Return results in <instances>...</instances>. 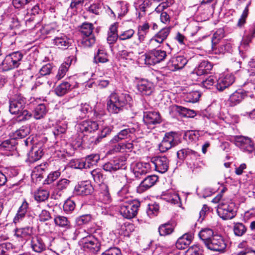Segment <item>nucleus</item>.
Returning <instances> with one entry per match:
<instances>
[{
	"instance_id": "nucleus-1",
	"label": "nucleus",
	"mask_w": 255,
	"mask_h": 255,
	"mask_svg": "<svg viewBox=\"0 0 255 255\" xmlns=\"http://www.w3.org/2000/svg\"><path fill=\"white\" fill-rule=\"evenodd\" d=\"M131 98L128 94L112 93L107 100V109L112 114H118L131 107Z\"/></svg>"
},
{
	"instance_id": "nucleus-2",
	"label": "nucleus",
	"mask_w": 255,
	"mask_h": 255,
	"mask_svg": "<svg viewBox=\"0 0 255 255\" xmlns=\"http://www.w3.org/2000/svg\"><path fill=\"white\" fill-rule=\"evenodd\" d=\"M25 101L21 97L9 100V111L11 114L16 115L18 117H21L20 121H25L29 119L32 114L28 111L24 110Z\"/></svg>"
},
{
	"instance_id": "nucleus-3",
	"label": "nucleus",
	"mask_w": 255,
	"mask_h": 255,
	"mask_svg": "<svg viewBox=\"0 0 255 255\" xmlns=\"http://www.w3.org/2000/svg\"><path fill=\"white\" fill-rule=\"evenodd\" d=\"M93 24L91 23L84 22L80 27L79 32L82 38L81 44L84 47H90L95 42V37L93 33Z\"/></svg>"
},
{
	"instance_id": "nucleus-4",
	"label": "nucleus",
	"mask_w": 255,
	"mask_h": 255,
	"mask_svg": "<svg viewBox=\"0 0 255 255\" xmlns=\"http://www.w3.org/2000/svg\"><path fill=\"white\" fill-rule=\"evenodd\" d=\"M140 205V202L137 201L124 202L120 205V213L125 218H133L137 215Z\"/></svg>"
},
{
	"instance_id": "nucleus-5",
	"label": "nucleus",
	"mask_w": 255,
	"mask_h": 255,
	"mask_svg": "<svg viewBox=\"0 0 255 255\" xmlns=\"http://www.w3.org/2000/svg\"><path fill=\"white\" fill-rule=\"evenodd\" d=\"M144 56L145 64L154 65L164 60L167 55L165 51L155 48L149 51Z\"/></svg>"
},
{
	"instance_id": "nucleus-6",
	"label": "nucleus",
	"mask_w": 255,
	"mask_h": 255,
	"mask_svg": "<svg viewBox=\"0 0 255 255\" xmlns=\"http://www.w3.org/2000/svg\"><path fill=\"white\" fill-rule=\"evenodd\" d=\"M177 155L180 159H185L191 168H197L195 161L199 158L200 154L197 151L188 148H183L177 151Z\"/></svg>"
},
{
	"instance_id": "nucleus-7",
	"label": "nucleus",
	"mask_w": 255,
	"mask_h": 255,
	"mask_svg": "<svg viewBox=\"0 0 255 255\" xmlns=\"http://www.w3.org/2000/svg\"><path fill=\"white\" fill-rule=\"evenodd\" d=\"M22 57L23 54L20 51L14 52L6 55L2 62L3 70L8 71L18 67Z\"/></svg>"
},
{
	"instance_id": "nucleus-8",
	"label": "nucleus",
	"mask_w": 255,
	"mask_h": 255,
	"mask_svg": "<svg viewBox=\"0 0 255 255\" xmlns=\"http://www.w3.org/2000/svg\"><path fill=\"white\" fill-rule=\"evenodd\" d=\"M81 243L83 249L93 254H96L101 249V243L100 241L94 235H88L83 237Z\"/></svg>"
},
{
	"instance_id": "nucleus-9",
	"label": "nucleus",
	"mask_w": 255,
	"mask_h": 255,
	"mask_svg": "<svg viewBox=\"0 0 255 255\" xmlns=\"http://www.w3.org/2000/svg\"><path fill=\"white\" fill-rule=\"evenodd\" d=\"M218 215L223 220H230L236 215V206L233 202L221 203L217 210Z\"/></svg>"
},
{
	"instance_id": "nucleus-10",
	"label": "nucleus",
	"mask_w": 255,
	"mask_h": 255,
	"mask_svg": "<svg viewBox=\"0 0 255 255\" xmlns=\"http://www.w3.org/2000/svg\"><path fill=\"white\" fill-rule=\"evenodd\" d=\"M54 222L55 225L61 228L63 235L69 238L74 233V230L68 219L64 216L57 215L55 217Z\"/></svg>"
},
{
	"instance_id": "nucleus-11",
	"label": "nucleus",
	"mask_w": 255,
	"mask_h": 255,
	"mask_svg": "<svg viewBox=\"0 0 255 255\" xmlns=\"http://www.w3.org/2000/svg\"><path fill=\"white\" fill-rule=\"evenodd\" d=\"M206 246L211 251L223 253L226 249L227 244L221 236L216 234Z\"/></svg>"
},
{
	"instance_id": "nucleus-12",
	"label": "nucleus",
	"mask_w": 255,
	"mask_h": 255,
	"mask_svg": "<svg viewBox=\"0 0 255 255\" xmlns=\"http://www.w3.org/2000/svg\"><path fill=\"white\" fill-rule=\"evenodd\" d=\"M150 161L154 166L155 170L160 173H165L169 168V161L165 156H156L151 158Z\"/></svg>"
},
{
	"instance_id": "nucleus-13",
	"label": "nucleus",
	"mask_w": 255,
	"mask_h": 255,
	"mask_svg": "<svg viewBox=\"0 0 255 255\" xmlns=\"http://www.w3.org/2000/svg\"><path fill=\"white\" fill-rule=\"evenodd\" d=\"M177 144V140L174 138V133L173 132L166 133L159 144V150L161 152H164Z\"/></svg>"
},
{
	"instance_id": "nucleus-14",
	"label": "nucleus",
	"mask_w": 255,
	"mask_h": 255,
	"mask_svg": "<svg viewBox=\"0 0 255 255\" xmlns=\"http://www.w3.org/2000/svg\"><path fill=\"white\" fill-rule=\"evenodd\" d=\"M93 190L92 186L88 181L79 182L75 187L74 193L78 195L86 196Z\"/></svg>"
},
{
	"instance_id": "nucleus-15",
	"label": "nucleus",
	"mask_w": 255,
	"mask_h": 255,
	"mask_svg": "<svg viewBox=\"0 0 255 255\" xmlns=\"http://www.w3.org/2000/svg\"><path fill=\"white\" fill-rule=\"evenodd\" d=\"M158 177L152 175L146 177L137 187V192L142 193L153 186L158 181Z\"/></svg>"
},
{
	"instance_id": "nucleus-16",
	"label": "nucleus",
	"mask_w": 255,
	"mask_h": 255,
	"mask_svg": "<svg viewBox=\"0 0 255 255\" xmlns=\"http://www.w3.org/2000/svg\"><path fill=\"white\" fill-rule=\"evenodd\" d=\"M99 125L96 122L84 121L80 123L77 127L78 130L82 133H91L97 130Z\"/></svg>"
},
{
	"instance_id": "nucleus-17",
	"label": "nucleus",
	"mask_w": 255,
	"mask_h": 255,
	"mask_svg": "<svg viewBox=\"0 0 255 255\" xmlns=\"http://www.w3.org/2000/svg\"><path fill=\"white\" fill-rule=\"evenodd\" d=\"M30 245L32 250L37 253H42L46 250V246L43 240L37 236L31 238Z\"/></svg>"
},
{
	"instance_id": "nucleus-18",
	"label": "nucleus",
	"mask_w": 255,
	"mask_h": 255,
	"mask_svg": "<svg viewBox=\"0 0 255 255\" xmlns=\"http://www.w3.org/2000/svg\"><path fill=\"white\" fill-rule=\"evenodd\" d=\"M136 88L138 91L141 94L149 95L153 92V84L146 79H141L138 81Z\"/></svg>"
},
{
	"instance_id": "nucleus-19",
	"label": "nucleus",
	"mask_w": 255,
	"mask_h": 255,
	"mask_svg": "<svg viewBox=\"0 0 255 255\" xmlns=\"http://www.w3.org/2000/svg\"><path fill=\"white\" fill-rule=\"evenodd\" d=\"M143 121L146 125L150 126L159 124L161 119L158 112L151 111L144 113Z\"/></svg>"
},
{
	"instance_id": "nucleus-20",
	"label": "nucleus",
	"mask_w": 255,
	"mask_h": 255,
	"mask_svg": "<svg viewBox=\"0 0 255 255\" xmlns=\"http://www.w3.org/2000/svg\"><path fill=\"white\" fill-rule=\"evenodd\" d=\"M246 96L244 90H237L230 95L228 101V104L231 107H234L239 104Z\"/></svg>"
},
{
	"instance_id": "nucleus-21",
	"label": "nucleus",
	"mask_w": 255,
	"mask_h": 255,
	"mask_svg": "<svg viewBox=\"0 0 255 255\" xmlns=\"http://www.w3.org/2000/svg\"><path fill=\"white\" fill-rule=\"evenodd\" d=\"M113 126H102L98 133V135L96 137H93L91 139V142L94 144H97L100 143L102 139L107 136L110 134L112 131L113 130Z\"/></svg>"
},
{
	"instance_id": "nucleus-22",
	"label": "nucleus",
	"mask_w": 255,
	"mask_h": 255,
	"mask_svg": "<svg viewBox=\"0 0 255 255\" xmlns=\"http://www.w3.org/2000/svg\"><path fill=\"white\" fill-rule=\"evenodd\" d=\"M235 144L240 149H245V145L247 144H249L248 146V153H251L255 150V147L252 141L248 137L243 136L237 137Z\"/></svg>"
},
{
	"instance_id": "nucleus-23",
	"label": "nucleus",
	"mask_w": 255,
	"mask_h": 255,
	"mask_svg": "<svg viewBox=\"0 0 255 255\" xmlns=\"http://www.w3.org/2000/svg\"><path fill=\"white\" fill-rule=\"evenodd\" d=\"M170 32V27H165L161 29L150 40L149 46L151 47V45L155 42H157L158 44L162 43L167 38Z\"/></svg>"
},
{
	"instance_id": "nucleus-24",
	"label": "nucleus",
	"mask_w": 255,
	"mask_h": 255,
	"mask_svg": "<svg viewBox=\"0 0 255 255\" xmlns=\"http://www.w3.org/2000/svg\"><path fill=\"white\" fill-rule=\"evenodd\" d=\"M235 82V77L231 74H227L224 77H222L217 80L216 85L217 89L220 91H223L228 88Z\"/></svg>"
},
{
	"instance_id": "nucleus-25",
	"label": "nucleus",
	"mask_w": 255,
	"mask_h": 255,
	"mask_svg": "<svg viewBox=\"0 0 255 255\" xmlns=\"http://www.w3.org/2000/svg\"><path fill=\"white\" fill-rule=\"evenodd\" d=\"M252 41L249 37L244 36L239 46V51L240 56L244 60L248 56V52L250 49V44Z\"/></svg>"
},
{
	"instance_id": "nucleus-26",
	"label": "nucleus",
	"mask_w": 255,
	"mask_h": 255,
	"mask_svg": "<svg viewBox=\"0 0 255 255\" xmlns=\"http://www.w3.org/2000/svg\"><path fill=\"white\" fill-rule=\"evenodd\" d=\"M135 131V128H125L121 130L117 135L114 136L111 139V143H116L123 139H127L130 136V134L133 133Z\"/></svg>"
},
{
	"instance_id": "nucleus-27",
	"label": "nucleus",
	"mask_w": 255,
	"mask_h": 255,
	"mask_svg": "<svg viewBox=\"0 0 255 255\" xmlns=\"http://www.w3.org/2000/svg\"><path fill=\"white\" fill-rule=\"evenodd\" d=\"M150 165L147 162H137L133 167V172L136 177L147 173L150 170Z\"/></svg>"
},
{
	"instance_id": "nucleus-28",
	"label": "nucleus",
	"mask_w": 255,
	"mask_h": 255,
	"mask_svg": "<svg viewBox=\"0 0 255 255\" xmlns=\"http://www.w3.org/2000/svg\"><path fill=\"white\" fill-rule=\"evenodd\" d=\"M212 68L213 65L210 62L203 61L194 69L193 73L198 76H202L209 73Z\"/></svg>"
},
{
	"instance_id": "nucleus-29",
	"label": "nucleus",
	"mask_w": 255,
	"mask_h": 255,
	"mask_svg": "<svg viewBox=\"0 0 255 255\" xmlns=\"http://www.w3.org/2000/svg\"><path fill=\"white\" fill-rule=\"evenodd\" d=\"M53 43L59 48L67 49L71 44L72 40L65 35L62 34L53 39Z\"/></svg>"
},
{
	"instance_id": "nucleus-30",
	"label": "nucleus",
	"mask_w": 255,
	"mask_h": 255,
	"mask_svg": "<svg viewBox=\"0 0 255 255\" xmlns=\"http://www.w3.org/2000/svg\"><path fill=\"white\" fill-rule=\"evenodd\" d=\"M193 239L191 233H186L180 237L176 243V247L179 250L185 249L190 244Z\"/></svg>"
},
{
	"instance_id": "nucleus-31",
	"label": "nucleus",
	"mask_w": 255,
	"mask_h": 255,
	"mask_svg": "<svg viewBox=\"0 0 255 255\" xmlns=\"http://www.w3.org/2000/svg\"><path fill=\"white\" fill-rule=\"evenodd\" d=\"M125 164L123 161L120 162L119 159H115L113 161L105 163L103 165V169L107 171L115 172L121 168H124Z\"/></svg>"
},
{
	"instance_id": "nucleus-32",
	"label": "nucleus",
	"mask_w": 255,
	"mask_h": 255,
	"mask_svg": "<svg viewBox=\"0 0 255 255\" xmlns=\"http://www.w3.org/2000/svg\"><path fill=\"white\" fill-rule=\"evenodd\" d=\"M72 59L68 57V59L63 63L59 67L57 73L55 76V79L58 81L63 78L66 75L68 70L71 65Z\"/></svg>"
},
{
	"instance_id": "nucleus-33",
	"label": "nucleus",
	"mask_w": 255,
	"mask_h": 255,
	"mask_svg": "<svg viewBox=\"0 0 255 255\" xmlns=\"http://www.w3.org/2000/svg\"><path fill=\"white\" fill-rule=\"evenodd\" d=\"M188 60L182 56H178L172 60L171 68L172 70H177L182 69L187 63Z\"/></svg>"
},
{
	"instance_id": "nucleus-34",
	"label": "nucleus",
	"mask_w": 255,
	"mask_h": 255,
	"mask_svg": "<svg viewBox=\"0 0 255 255\" xmlns=\"http://www.w3.org/2000/svg\"><path fill=\"white\" fill-rule=\"evenodd\" d=\"M30 126L29 125L22 126L13 133V138L15 139L24 138L30 134Z\"/></svg>"
},
{
	"instance_id": "nucleus-35",
	"label": "nucleus",
	"mask_w": 255,
	"mask_h": 255,
	"mask_svg": "<svg viewBox=\"0 0 255 255\" xmlns=\"http://www.w3.org/2000/svg\"><path fill=\"white\" fill-rule=\"evenodd\" d=\"M42 155V149L37 146H34L28 153V159L29 162H34L40 159Z\"/></svg>"
},
{
	"instance_id": "nucleus-36",
	"label": "nucleus",
	"mask_w": 255,
	"mask_h": 255,
	"mask_svg": "<svg viewBox=\"0 0 255 255\" xmlns=\"http://www.w3.org/2000/svg\"><path fill=\"white\" fill-rule=\"evenodd\" d=\"M118 27L116 24H112L108 32L107 42L109 44L115 43L117 39H119V35L118 34Z\"/></svg>"
},
{
	"instance_id": "nucleus-37",
	"label": "nucleus",
	"mask_w": 255,
	"mask_h": 255,
	"mask_svg": "<svg viewBox=\"0 0 255 255\" xmlns=\"http://www.w3.org/2000/svg\"><path fill=\"white\" fill-rule=\"evenodd\" d=\"M71 89V85L69 83L63 82L56 87L54 92L58 96L62 97L68 93Z\"/></svg>"
},
{
	"instance_id": "nucleus-38",
	"label": "nucleus",
	"mask_w": 255,
	"mask_h": 255,
	"mask_svg": "<svg viewBox=\"0 0 255 255\" xmlns=\"http://www.w3.org/2000/svg\"><path fill=\"white\" fill-rule=\"evenodd\" d=\"M214 232L211 229L204 228L202 229L199 233L200 238L204 242L205 246L214 237Z\"/></svg>"
},
{
	"instance_id": "nucleus-39",
	"label": "nucleus",
	"mask_w": 255,
	"mask_h": 255,
	"mask_svg": "<svg viewBox=\"0 0 255 255\" xmlns=\"http://www.w3.org/2000/svg\"><path fill=\"white\" fill-rule=\"evenodd\" d=\"M16 141L11 138L5 140L0 144V150L3 151H12L16 149Z\"/></svg>"
},
{
	"instance_id": "nucleus-40",
	"label": "nucleus",
	"mask_w": 255,
	"mask_h": 255,
	"mask_svg": "<svg viewBox=\"0 0 255 255\" xmlns=\"http://www.w3.org/2000/svg\"><path fill=\"white\" fill-rule=\"evenodd\" d=\"M47 111L48 110L45 104H39L34 109L33 112L34 118L36 120H40L44 117Z\"/></svg>"
},
{
	"instance_id": "nucleus-41",
	"label": "nucleus",
	"mask_w": 255,
	"mask_h": 255,
	"mask_svg": "<svg viewBox=\"0 0 255 255\" xmlns=\"http://www.w3.org/2000/svg\"><path fill=\"white\" fill-rule=\"evenodd\" d=\"M28 207V203L26 201H24L21 205L19 208L16 216L13 219V222L15 223L19 222L25 217V214L27 211Z\"/></svg>"
},
{
	"instance_id": "nucleus-42",
	"label": "nucleus",
	"mask_w": 255,
	"mask_h": 255,
	"mask_svg": "<svg viewBox=\"0 0 255 255\" xmlns=\"http://www.w3.org/2000/svg\"><path fill=\"white\" fill-rule=\"evenodd\" d=\"M173 109L175 111L184 117L192 118L196 115L193 110H191L181 106H175L173 107Z\"/></svg>"
},
{
	"instance_id": "nucleus-43",
	"label": "nucleus",
	"mask_w": 255,
	"mask_h": 255,
	"mask_svg": "<svg viewBox=\"0 0 255 255\" xmlns=\"http://www.w3.org/2000/svg\"><path fill=\"white\" fill-rule=\"evenodd\" d=\"M133 148V144L132 142H127L118 144L115 145L114 150L116 152H127L130 151Z\"/></svg>"
},
{
	"instance_id": "nucleus-44",
	"label": "nucleus",
	"mask_w": 255,
	"mask_h": 255,
	"mask_svg": "<svg viewBox=\"0 0 255 255\" xmlns=\"http://www.w3.org/2000/svg\"><path fill=\"white\" fill-rule=\"evenodd\" d=\"M173 231V227L169 223L162 224L158 228L159 235L161 236L170 235Z\"/></svg>"
},
{
	"instance_id": "nucleus-45",
	"label": "nucleus",
	"mask_w": 255,
	"mask_h": 255,
	"mask_svg": "<svg viewBox=\"0 0 255 255\" xmlns=\"http://www.w3.org/2000/svg\"><path fill=\"white\" fill-rule=\"evenodd\" d=\"M49 194L47 190L39 189L34 193V199L38 202H43L48 198Z\"/></svg>"
},
{
	"instance_id": "nucleus-46",
	"label": "nucleus",
	"mask_w": 255,
	"mask_h": 255,
	"mask_svg": "<svg viewBox=\"0 0 255 255\" xmlns=\"http://www.w3.org/2000/svg\"><path fill=\"white\" fill-rule=\"evenodd\" d=\"M32 233V229L29 227L17 229L15 230V235L20 238H27Z\"/></svg>"
},
{
	"instance_id": "nucleus-47",
	"label": "nucleus",
	"mask_w": 255,
	"mask_h": 255,
	"mask_svg": "<svg viewBox=\"0 0 255 255\" xmlns=\"http://www.w3.org/2000/svg\"><path fill=\"white\" fill-rule=\"evenodd\" d=\"M107 61H108V55L105 50L98 49L94 56V62L95 63H105Z\"/></svg>"
},
{
	"instance_id": "nucleus-48",
	"label": "nucleus",
	"mask_w": 255,
	"mask_h": 255,
	"mask_svg": "<svg viewBox=\"0 0 255 255\" xmlns=\"http://www.w3.org/2000/svg\"><path fill=\"white\" fill-rule=\"evenodd\" d=\"M100 159V155L98 154H92L88 155L85 159V162L88 168H90L96 163Z\"/></svg>"
},
{
	"instance_id": "nucleus-49",
	"label": "nucleus",
	"mask_w": 255,
	"mask_h": 255,
	"mask_svg": "<svg viewBox=\"0 0 255 255\" xmlns=\"http://www.w3.org/2000/svg\"><path fill=\"white\" fill-rule=\"evenodd\" d=\"M233 231L236 236H242L246 232L247 228L243 223H236L234 224Z\"/></svg>"
},
{
	"instance_id": "nucleus-50",
	"label": "nucleus",
	"mask_w": 255,
	"mask_h": 255,
	"mask_svg": "<svg viewBox=\"0 0 255 255\" xmlns=\"http://www.w3.org/2000/svg\"><path fill=\"white\" fill-rule=\"evenodd\" d=\"M91 174L95 182L100 184L104 181V176L99 169H94L91 172Z\"/></svg>"
},
{
	"instance_id": "nucleus-51",
	"label": "nucleus",
	"mask_w": 255,
	"mask_h": 255,
	"mask_svg": "<svg viewBox=\"0 0 255 255\" xmlns=\"http://www.w3.org/2000/svg\"><path fill=\"white\" fill-rule=\"evenodd\" d=\"M164 199L167 202L174 204H178L180 200L178 194L174 192L168 193L165 196Z\"/></svg>"
},
{
	"instance_id": "nucleus-52",
	"label": "nucleus",
	"mask_w": 255,
	"mask_h": 255,
	"mask_svg": "<svg viewBox=\"0 0 255 255\" xmlns=\"http://www.w3.org/2000/svg\"><path fill=\"white\" fill-rule=\"evenodd\" d=\"M200 96L201 94L198 91L189 92L186 95V101L190 103H195L199 100Z\"/></svg>"
},
{
	"instance_id": "nucleus-53",
	"label": "nucleus",
	"mask_w": 255,
	"mask_h": 255,
	"mask_svg": "<svg viewBox=\"0 0 255 255\" xmlns=\"http://www.w3.org/2000/svg\"><path fill=\"white\" fill-rule=\"evenodd\" d=\"M216 82H217V78L213 75H211L207 78L205 80H203L202 82V84L205 88L207 89H211V87L213 86Z\"/></svg>"
},
{
	"instance_id": "nucleus-54",
	"label": "nucleus",
	"mask_w": 255,
	"mask_h": 255,
	"mask_svg": "<svg viewBox=\"0 0 255 255\" xmlns=\"http://www.w3.org/2000/svg\"><path fill=\"white\" fill-rule=\"evenodd\" d=\"M135 32L132 29H129L121 32L119 34V40L125 41L131 38L134 35Z\"/></svg>"
},
{
	"instance_id": "nucleus-55",
	"label": "nucleus",
	"mask_w": 255,
	"mask_h": 255,
	"mask_svg": "<svg viewBox=\"0 0 255 255\" xmlns=\"http://www.w3.org/2000/svg\"><path fill=\"white\" fill-rule=\"evenodd\" d=\"M248 9H244L241 16L239 18L236 26L238 28H242L244 27L246 23L247 18L248 16Z\"/></svg>"
},
{
	"instance_id": "nucleus-56",
	"label": "nucleus",
	"mask_w": 255,
	"mask_h": 255,
	"mask_svg": "<svg viewBox=\"0 0 255 255\" xmlns=\"http://www.w3.org/2000/svg\"><path fill=\"white\" fill-rule=\"evenodd\" d=\"M202 250L198 245L190 247L186 251V255H202Z\"/></svg>"
},
{
	"instance_id": "nucleus-57",
	"label": "nucleus",
	"mask_w": 255,
	"mask_h": 255,
	"mask_svg": "<svg viewBox=\"0 0 255 255\" xmlns=\"http://www.w3.org/2000/svg\"><path fill=\"white\" fill-rule=\"evenodd\" d=\"M71 166L76 169H84L88 168L85 160L81 159H75L72 160L71 163Z\"/></svg>"
},
{
	"instance_id": "nucleus-58",
	"label": "nucleus",
	"mask_w": 255,
	"mask_h": 255,
	"mask_svg": "<svg viewBox=\"0 0 255 255\" xmlns=\"http://www.w3.org/2000/svg\"><path fill=\"white\" fill-rule=\"evenodd\" d=\"M61 175V172L58 170L51 172L48 174L47 178L44 181V184H50L56 180Z\"/></svg>"
},
{
	"instance_id": "nucleus-59",
	"label": "nucleus",
	"mask_w": 255,
	"mask_h": 255,
	"mask_svg": "<svg viewBox=\"0 0 255 255\" xmlns=\"http://www.w3.org/2000/svg\"><path fill=\"white\" fill-rule=\"evenodd\" d=\"M70 181L67 179L63 178L59 180L56 185V189L59 191L66 189L69 186Z\"/></svg>"
},
{
	"instance_id": "nucleus-60",
	"label": "nucleus",
	"mask_w": 255,
	"mask_h": 255,
	"mask_svg": "<svg viewBox=\"0 0 255 255\" xmlns=\"http://www.w3.org/2000/svg\"><path fill=\"white\" fill-rule=\"evenodd\" d=\"M159 206L157 204L149 205L146 213L150 218H152L157 215Z\"/></svg>"
},
{
	"instance_id": "nucleus-61",
	"label": "nucleus",
	"mask_w": 255,
	"mask_h": 255,
	"mask_svg": "<svg viewBox=\"0 0 255 255\" xmlns=\"http://www.w3.org/2000/svg\"><path fill=\"white\" fill-rule=\"evenodd\" d=\"M91 220V216L89 214L83 215L77 218L76 222L78 225L81 226L89 223Z\"/></svg>"
},
{
	"instance_id": "nucleus-62",
	"label": "nucleus",
	"mask_w": 255,
	"mask_h": 255,
	"mask_svg": "<svg viewBox=\"0 0 255 255\" xmlns=\"http://www.w3.org/2000/svg\"><path fill=\"white\" fill-rule=\"evenodd\" d=\"M88 10L92 13L99 15L102 12L101 5L99 3H93L88 7Z\"/></svg>"
},
{
	"instance_id": "nucleus-63",
	"label": "nucleus",
	"mask_w": 255,
	"mask_h": 255,
	"mask_svg": "<svg viewBox=\"0 0 255 255\" xmlns=\"http://www.w3.org/2000/svg\"><path fill=\"white\" fill-rule=\"evenodd\" d=\"M53 66L51 64L43 65L39 70V74L41 76L49 75L52 71Z\"/></svg>"
},
{
	"instance_id": "nucleus-64",
	"label": "nucleus",
	"mask_w": 255,
	"mask_h": 255,
	"mask_svg": "<svg viewBox=\"0 0 255 255\" xmlns=\"http://www.w3.org/2000/svg\"><path fill=\"white\" fill-rule=\"evenodd\" d=\"M75 208V204L74 202L70 199L66 200L63 205V209L67 213L73 211Z\"/></svg>"
}]
</instances>
